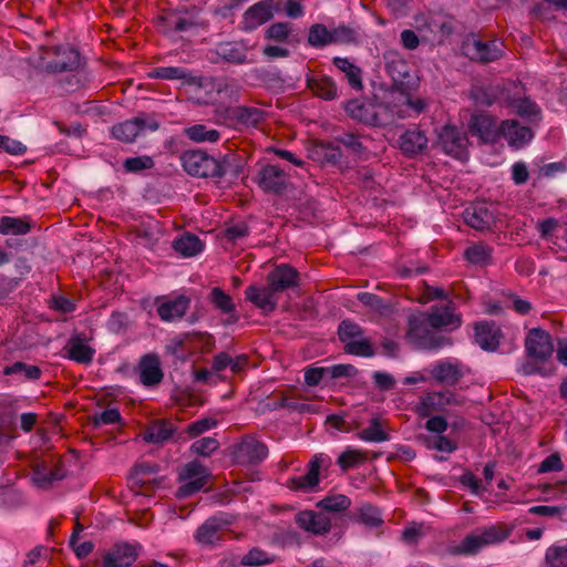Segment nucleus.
<instances>
[{
  "mask_svg": "<svg viewBox=\"0 0 567 567\" xmlns=\"http://www.w3.org/2000/svg\"><path fill=\"white\" fill-rule=\"evenodd\" d=\"M120 412L116 409H106L94 416V424L96 426L114 424L120 421Z\"/></svg>",
  "mask_w": 567,
  "mask_h": 567,
  "instance_id": "64",
  "label": "nucleus"
},
{
  "mask_svg": "<svg viewBox=\"0 0 567 567\" xmlns=\"http://www.w3.org/2000/svg\"><path fill=\"white\" fill-rule=\"evenodd\" d=\"M189 306L185 296L163 298L157 306V313L163 321L172 322L181 319Z\"/></svg>",
  "mask_w": 567,
  "mask_h": 567,
  "instance_id": "24",
  "label": "nucleus"
},
{
  "mask_svg": "<svg viewBox=\"0 0 567 567\" xmlns=\"http://www.w3.org/2000/svg\"><path fill=\"white\" fill-rule=\"evenodd\" d=\"M512 533V528L503 529L497 525L478 528L467 535L456 547L455 553L472 555L485 546L494 545L505 540Z\"/></svg>",
  "mask_w": 567,
  "mask_h": 567,
  "instance_id": "4",
  "label": "nucleus"
},
{
  "mask_svg": "<svg viewBox=\"0 0 567 567\" xmlns=\"http://www.w3.org/2000/svg\"><path fill=\"white\" fill-rule=\"evenodd\" d=\"M156 21L164 34L185 32L198 25L196 17L186 8L164 10Z\"/></svg>",
  "mask_w": 567,
  "mask_h": 567,
  "instance_id": "9",
  "label": "nucleus"
},
{
  "mask_svg": "<svg viewBox=\"0 0 567 567\" xmlns=\"http://www.w3.org/2000/svg\"><path fill=\"white\" fill-rule=\"evenodd\" d=\"M326 461L324 455H316L306 474L291 478L290 487L295 491L311 492L319 483V471Z\"/></svg>",
  "mask_w": 567,
  "mask_h": 567,
  "instance_id": "26",
  "label": "nucleus"
},
{
  "mask_svg": "<svg viewBox=\"0 0 567 567\" xmlns=\"http://www.w3.org/2000/svg\"><path fill=\"white\" fill-rule=\"evenodd\" d=\"M359 522L369 527H377L381 525L383 520L377 507L370 504H363L359 508Z\"/></svg>",
  "mask_w": 567,
  "mask_h": 567,
  "instance_id": "48",
  "label": "nucleus"
},
{
  "mask_svg": "<svg viewBox=\"0 0 567 567\" xmlns=\"http://www.w3.org/2000/svg\"><path fill=\"white\" fill-rule=\"evenodd\" d=\"M275 293L276 291L270 286L265 288L250 286L246 289L247 300L252 302L256 307L266 313L271 312L276 308L277 299Z\"/></svg>",
  "mask_w": 567,
  "mask_h": 567,
  "instance_id": "33",
  "label": "nucleus"
},
{
  "mask_svg": "<svg viewBox=\"0 0 567 567\" xmlns=\"http://www.w3.org/2000/svg\"><path fill=\"white\" fill-rule=\"evenodd\" d=\"M307 82L311 92L326 101L337 96V86L328 78H310Z\"/></svg>",
  "mask_w": 567,
  "mask_h": 567,
  "instance_id": "39",
  "label": "nucleus"
},
{
  "mask_svg": "<svg viewBox=\"0 0 567 567\" xmlns=\"http://www.w3.org/2000/svg\"><path fill=\"white\" fill-rule=\"evenodd\" d=\"M267 455V446L255 437L243 440L235 450V458L241 464L261 462Z\"/></svg>",
  "mask_w": 567,
  "mask_h": 567,
  "instance_id": "20",
  "label": "nucleus"
},
{
  "mask_svg": "<svg viewBox=\"0 0 567 567\" xmlns=\"http://www.w3.org/2000/svg\"><path fill=\"white\" fill-rule=\"evenodd\" d=\"M560 224L555 218H547L538 223V230L544 238L557 237Z\"/></svg>",
  "mask_w": 567,
  "mask_h": 567,
  "instance_id": "63",
  "label": "nucleus"
},
{
  "mask_svg": "<svg viewBox=\"0 0 567 567\" xmlns=\"http://www.w3.org/2000/svg\"><path fill=\"white\" fill-rule=\"evenodd\" d=\"M53 59L45 63V70L51 73L73 72L81 66L80 52L69 45L53 47L48 50Z\"/></svg>",
  "mask_w": 567,
  "mask_h": 567,
  "instance_id": "10",
  "label": "nucleus"
},
{
  "mask_svg": "<svg viewBox=\"0 0 567 567\" xmlns=\"http://www.w3.org/2000/svg\"><path fill=\"white\" fill-rule=\"evenodd\" d=\"M154 165L153 158L150 156L128 157L124 162V168L131 173L148 169Z\"/></svg>",
  "mask_w": 567,
  "mask_h": 567,
  "instance_id": "58",
  "label": "nucleus"
},
{
  "mask_svg": "<svg viewBox=\"0 0 567 567\" xmlns=\"http://www.w3.org/2000/svg\"><path fill=\"white\" fill-rule=\"evenodd\" d=\"M496 127H499V125L484 112L474 114L468 124L472 135L477 136L484 143L491 144L496 143Z\"/></svg>",
  "mask_w": 567,
  "mask_h": 567,
  "instance_id": "22",
  "label": "nucleus"
},
{
  "mask_svg": "<svg viewBox=\"0 0 567 567\" xmlns=\"http://www.w3.org/2000/svg\"><path fill=\"white\" fill-rule=\"evenodd\" d=\"M173 433V429L166 423H156L148 429L145 440L151 443H162L167 441Z\"/></svg>",
  "mask_w": 567,
  "mask_h": 567,
  "instance_id": "51",
  "label": "nucleus"
},
{
  "mask_svg": "<svg viewBox=\"0 0 567 567\" xmlns=\"http://www.w3.org/2000/svg\"><path fill=\"white\" fill-rule=\"evenodd\" d=\"M408 341L417 349L436 350L442 348L441 338L436 337L434 329L430 326L429 318L422 312H414L409 316Z\"/></svg>",
  "mask_w": 567,
  "mask_h": 567,
  "instance_id": "3",
  "label": "nucleus"
},
{
  "mask_svg": "<svg viewBox=\"0 0 567 567\" xmlns=\"http://www.w3.org/2000/svg\"><path fill=\"white\" fill-rule=\"evenodd\" d=\"M158 123L155 121L145 122L138 117L125 121L112 127V136L122 142H133L137 135L145 130L156 131Z\"/></svg>",
  "mask_w": 567,
  "mask_h": 567,
  "instance_id": "19",
  "label": "nucleus"
},
{
  "mask_svg": "<svg viewBox=\"0 0 567 567\" xmlns=\"http://www.w3.org/2000/svg\"><path fill=\"white\" fill-rule=\"evenodd\" d=\"M464 220L472 228L484 230L495 223V216L484 204H478L464 212Z\"/></svg>",
  "mask_w": 567,
  "mask_h": 567,
  "instance_id": "31",
  "label": "nucleus"
},
{
  "mask_svg": "<svg viewBox=\"0 0 567 567\" xmlns=\"http://www.w3.org/2000/svg\"><path fill=\"white\" fill-rule=\"evenodd\" d=\"M339 338L347 353L365 358L372 357L374 353L371 340L364 336L361 327L357 323L342 321L339 326Z\"/></svg>",
  "mask_w": 567,
  "mask_h": 567,
  "instance_id": "6",
  "label": "nucleus"
},
{
  "mask_svg": "<svg viewBox=\"0 0 567 567\" xmlns=\"http://www.w3.org/2000/svg\"><path fill=\"white\" fill-rule=\"evenodd\" d=\"M456 402V398L451 391L430 392L420 398L416 412L422 416H430L433 413L446 411Z\"/></svg>",
  "mask_w": 567,
  "mask_h": 567,
  "instance_id": "15",
  "label": "nucleus"
},
{
  "mask_svg": "<svg viewBox=\"0 0 567 567\" xmlns=\"http://www.w3.org/2000/svg\"><path fill=\"white\" fill-rule=\"evenodd\" d=\"M228 520L223 516H213L207 519L196 532V539L203 545H212L218 539V532Z\"/></svg>",
  "mask_w": 567,
  "mask_h": 567,
  "instance_id": "36",
  "label": "nucleus"
},
{
  "mask_svg": "<svg viewBox=\"0 0 567 567\" xmlns=\"http://www.w3.org/2000/svg\"><path fill=\"white\" fill-rule=\"evenodd\" d=\"M471 99L478 105L491 106L493 103L507 104V106H535L529 97L525 96V89L520 83L508 82L505 86L474 85L470 92Z\"/></svg>",
  "mask_w": 567,
  "mask_h": 567,
  "instance_id": "1",
  "label": "nucleus"
},
{
  "mask_svg": "<svg viewBox=\"0 0 567 567\" xmlns=\"http://www.w3.org/2000/svg\"><path fill=\"white\" fill-rule=\"evenodd\" d=\"M0 151H4L11 155H22L27 147L19 141L0 134Z\"/></svg>",
  "mask_w": 567,
  "mask_h": 567,
  "instance_id": "61",
  "label": "nucleus"
},
{
  "mask_svg": "<svg viewBox=\"0 0 567 567\" xmlns=\"http://www.w3.org/2000/svg\"><path fill=\"white\" fill-rule=\"evenodd\" d=\"M89 74L83 69H76L69 72L63 79L59 80L61 89L65 92H73L89 82Z\"/></svg>",
  "mask_w": 567,
  "mask_h": 567,
  "instance_id": "43",
  "label": "nucleus"
},
{
  "mask_svg": "<svg viewBox=\"0 0 567 567\" xmlns=\"http://www.w3.org/2000/svg\"><path fill=\"white\" fill-rule=\"evenodd\" d=\"M464 257L474 265H485L491 258V249L482 244H475L466 248Z\"/></svg>",
  "mask_w": 567,
  "mask_h": 567,
  "instance_id": "47",
  "label": "nucleus"
},
{
  "mask_svg": "<svg viewBox=\"0 0 567 567\" xmlns=\"http://www.w3.org/2000/svg\"><path fill=\"white\" fill-rule=\"evenodd\" d=\"M297 282V271L288 266V265H280L277 266L270 274H269V286L276 291H282L285 289H288L290 287H293Z\"/></svg>",
  "mask_w": 567,
  "mask_h": 567,
  "instance_id": "35",
  "label": "nucleus"
},
{
  "mask_svg": "<svg viewBox=\"0 0 567 567\" xmlns=\"http://www.w3.org/2000/svg\"><path fill=\"white\" fill-rule=\"evenodd\" d=\"M427 137L420 130H408L399 138L400 150L409 156L422 153L427 146Z\"/></svg>",
  "mask_w": 567,
  "mask_h": 567,
  "instance_id": "32",
  "label": "nucleus"
},
{
  "mask_svg": "<svg viewBox=\"0 0 567 567\" xmlns=\"http://www.w3.org/2000/svg\"><path fill=\"white\" fill-rule=\"evenodd\" d=\"M138 372L141 382L146 386L155 385L163 379L161 363L155 355L143 357L138 364Z\"/></svg>",
  "mask_w": 567,
  "mask_h": 567,
  "instance_id": "34",
  "label": "nucleus"
},
{
  "mask_svg": "<svg viewBox=\"0 0 567 567\" xmlns=\"http://www.w3.org/2000/svg\"><path fill=\"white\" fill-rule=\"evenodd\" d=\"M259 186L270 193H280L287 186V174L276 165H267L258 175Z\"/></svg>",
  "mask_w": 567,
  "mask_h": 567,
  "instance_id": "27",
  "label": "nucleus"
},
{
  "mask_svg": "<svg viewBox=\"0 0 567 567\" xmlns=\"http://www.w3.org/2000/svg\"><path fill=\"white\" fill-rule=\"evenodd\" d=\"M350 505V498L342 494L328 496L318 503V506L329 512H341L349 508Z\"/></svg>",
  "mask_w": 567,
  "mask_h": 567,
  "instance_id": "50",
  "label": "nucleus"
},
{
  "mask_svg": "<svg viewBox=\"0 0 567 567\" xmlns=\"http://www.w3.org/2000/svg\"><path fill=\"white\" fill-rule=\"evenodd\" d=\"M209 476L208 470L199 462L187 463L179 472L181 486L176 492L178 498H187L199 492Z\"/></svg>",
  "mask_w": 567,
  "mask_h": 567,
  "instance_id": "7",
  "label": "nucleus"
},
{
  "mask_svg": "<svg viewBox=\"0 0 567 567\" xmlns=\"http://www.w3.org/2000/svg\"><path fill=\"white\" fill-rule=\"evenodd\" d=\"M218 442L214 437L207 436L203 437L200 440L195 441L190 450L193 453L202 455V456H209L214 451L218 449Z\"/></svg>",
  "mask_w": 567,
  "mask_h": 567,
  "instance_id": "56",
  "label": "nucleus"
},
{
  "mask_svg": "<svg viewBox=\"0 0 567 567\" xmlns=\"http://www.w3.org/2000/svg\"><path fill=\"white\" fill-rule=\"evenodd\" d=\"M136 555L133 545H115L104 556V567H130L136 559Z\"/></svg>",
  "mask_w": 567,
  "mask_h": 567,
  "instance_id": "29",
  "label": "nucleus"
},
{
  "mask_svg": "<svg viewBox=\"0 0 567 567\" xmlns=\"http://www.w3.org/2000/svg\"><path fill=\"white\" fill-rule=\"evenodd\" d=\"M425 316L429 318L430 326L433 329L453 331L461 326V317L456 313L455 305L451 300L433 306Z\"/></svg>",
  "mask_w": 567,
  "mask_h": 567,
  "instance_id": "11",
  "label": "nucleus"
},
{
  "mask_svg": "<svg viewBox=\"0 0 567 567\" xmlns=\"http://www.w3.org/2000/svg\"><path fill=\"white\" fill-rule=\"evenodd\" d=\"M296 523L306 532L312 534H324L330 528V519L321 513L302 511L296 515Z\"/></svg>",
  "mask_w": 567,
  "mask_h": 567,
  "instance_id": "28",
  "label": "nucleus"
},
{
  "mask_svg": "<svg viewBox=\"0 0 567 567\" xmlns=\"http://www.w3.org/2000/svg\"><path fill=\"white\" fill-rule=\"evenodd\" d=\"M333 64L340 71L346 73L348 81L353 89L362 87L361 69L359 66L354 65L344 58H334Z\"/></svg>",
  "mask_w": 567,
  "mask_h": 567,
  "instance_id": "42",
  "label": "nucleus"
},
{
  "mask_svg": "<svg viewBox=\"0 0 567 567\" xmlns=\"http://www.w3.org/2000/svg\"><path fill=\"white\" fill-rule=\"evenodd\" d=\"M272 560L268 553L259 548H252L241 557L240 564L245 567H254L270 564Z\"/></svg>",
  "mask_w": 567,
  "mask_h": 567,
  "instance_id": "49",
  "label": "nucleus"
},
{
  "mask_svg": "<svg viewBox=\"0 0 567 567\" xmlns=\"http://www.w3.org/2000/svg\"><path fill=\"white\" fill-rule=\"evenodd\" d=\"M65 358L76 363L87 364L93 360L95 350L81 334L72 336L64 347Z\"/></svg>",
  "mask_w": 567,
  "mask_h": 567,
  "instance_id": "25",
  "label": "nucleus"
},
{
  "mask_svg": "<svg viewBox=\"0 0 567 567\" xmlns=\"http://www.w3.org/2000/svg\"><path fill=\"white\" fill-rule=\"evenodd\" d=\"M365 456L360 450L347 449L338 457V464L342 470L354 467L364 461Z\"/></svg>",
  "mask_w": 567,
  "mask_h": 567,
  "instance_id": "53",
  "label": "nucleus"
},
{
  "mask_svg": "<svg viewBox=\"0 0 567 567\" xmlns=\"http://www.w3.org/2000/svg\"><path fill=\"white\" fill-rule=\"evenodd\" d=\"M385 71L393 80L394 90L406 97V106H424L421 100L415 102L411 99V93L417 87V79L411 74L410 66L405 60L396 53L384 55Z\"/></svg>",
  "mask_w": 567,
  "mask_h": 567,
  "instance_id": "2",
  "label": "nucleus"
},
{
  "mask_svg": "<svg viewBox=\"0 0 567 567\" xmlns=\"http://www.w3.org/2000/svg\"><path fill=\"white\" fill-rule=\"evenodd\" d=\"M526 352L529 357L538 360L546 361L554 352V346L549 333L542 329H532L525 341Z\"/></svg>",
  "mask_w": 567,
  "mask_h": 567,
  "instance_id": "14",
  "label": "nucleus"
},
{
  "mask_svg": "<svg viewBox=\"0 0 567 567\" xmlns=\"http://www.w3.org/2000/svg\"><path fill=\"white\" fill-rule=\"evenodd\" d=\"M548 567H567V542L550 546L545 555Z\"/></svg>",
  "mask_w": 567,
  "mask_h": 567,
  "instance_id": "45",
  "label": "nucleus"
},
{
  "mask_svg": "<svg viewBox=\"0 0 567 567\" xmlns=\"http://www.w3.org/2000/svg\"><path fill=\"white\" fill-rule=\"evenodd\" d=\"M80 530H82V527L78 524L73 535L70 538V545L79 558H84L93 550V544L91 542H83L78 544V533Z\"/></svg>",
  "mask_w": 567,
  "mask_h": 567,
  "instance_id": "60",
  "label": "nucleus"
},
{
  "mask_svg": "<svg viewBox=\"0 0 567 567\" xmlns=\"http://www.w3.org/2000/svg\"><path fill=\"white\" fill-rule=\"evenodd\" d=\"M184 169L192 176L207 177L217 171L216 161L202 151H187L182 154Z\"/></svg>",
  "mask_w": 567,
  "mask_h": 567,
  "instance_id": "12",
  "label": "nucleus"
},
{
  "mask_svg": "<svg viewBox=\"0 0 567 567\" xmlns=\"http://www.w3.org/2000/svg\"><path fill=\"white\" fill-rule=\"evenodd\" d=\"M291 32L289 22L272 23L265 32V38L275 42H284Z\"/></svg>",
  "mask_w": 567,
  "mask_h": 567,
  "instance_id": "54",
  "label": "nucleus"
},
{
  "mask_svg": "<svg viewBox=\"0 0 567 567\" xmlns=\"http://www.w3.org/2000/svg\"><path fill=\"white\" fill-rule=\"evenodd\" d=\"M308 44L312 48H322L332 44V34L322 23H315L309 28Z\"/></svg>",
  "mask_w": 567,
  "mask_h": 567,
  "instance_id": "41",
  "label": "nucleus"
},
{
  "mask_svg": "<svg viewBox=\"0 0 567 567\" xmlns=\"http://www.w3.org/2000/svg\"><path fill=\"white\" fill-rule=\"evenodd\" d=\"M349 116L365 125L388 126L395 123L394 111L396 109H346Z\"/></svg>",
  "mask_w": 567,
  "mask_h": 567,
  "instance_id": "17",
  "label": "nucleus"
},
{
  "mask_svg": "<svg viewBox=\"0 0 567 567\" xmlns=\"http://www.w3.org/2000/svg\"><path fill=\"white\" fill-rule=\"evenodd\" d=\"M281 10V2L275 0H261L249 7L243 14L240 28L251 32L274 18L275 12Z\"/></svg>",
  "mask_w": 567,
  "mask_h": 567,
  "instance_id": "8",
  "label": "nucleus"
},
{
  "mask_svg": "<svg viewBox=\"0 0 567 567\" xmlns=\"http://www.w3.org/2000/svg\"><path fill=\"white\" fill-rule=\"evenodd\" d=\"M426 371L441 384H455L463 375L462 364L458 360L447 358L431 364Z\"/></svg>",
  "mask_w": 567,
  "mask_h": 567,
  "instance_id": "16",
  "label": "nucleus"
},
{
  "mask_svg": "<svg viewBox=\"0 0 567 567\" xmlns=\"http://www.w3.org/2000/svg\"><path fill=\"white\" fill-rule=\"evenodd\" d=\"M216 426V421L210 417L197 420L188 425L187 432L190 436H197Z\"/></svg>",
  "mask_w": 567,
  "mask_h": 567,
  "instance_id": "62",
  "label": "nucleus"
},
{
  "mask_svg": "<svg viewBox=\"0 0 567 567\" xmlns=\"http://www.w3.org/2000/svg\"><path fill=\"white\" fill-rule=\"evenodd\" d=\"M423 442L429 450H435L443 453H452L456 450V443L442 435H426L423 437Z\"/></svg>",
  "mask_w": 567,
  "mask_h": 567,
  "instance_id": "46",
  "label": "nucleus"
},
{
  "mask_svg": "<svg viewBox=\"0 0 567 567\" xmlns=\"http://www.w3.org/2000/svg\"><path fill=\"white\" fill-rule=\"evenodd\" d=\"M217 53L228 62L243 63L245 61V54L231 43L219 44Z\"/></svg>",
  "mask_w": 567,
  "mask_h": 567,
  "instance_id": "59",
  "label": "nucleus"
},
{
  "mask_svg": "<svg viewBox=\"0 0 567 567\" xmlns=\"http://www.w3.org/2000/svg\"><path fill=\"white\" fill-rule=\"evenodd\" d=\"M332 44H349L358 42V32L350 27L339 25L331 29Z\"/></svg>",
  "mask_w": 567,
  "mask_h": 567,
  "instance_id": "52",
  "label": "nucleus"
},
{
  "mask_svg": "<svg viewBox=\"0 0 567 567\" xmlns=\"http://www.w3.org/2000/svg\"><path fill=\"white\" fill-rule=\"evenodd\" d=\"M316 152L320 154L321 159L330 163H336L341 157V150L339 145L333 143L320 142L317 145Z\"/></svg>",
  "mask_w": 567,
  "mask_h": 567,
  "instance_id": "57",
  "label": "nucleus"
},
{
  "mask_svg": "<svg viewBox=\"0 0 567 567\" xmlns=\"http://www.w3.org/2000/svg\"><path fill=\"white\" fill-rule=\"evenodd\" d=\"M153 79L181 80L183 84L196 87L205 86V79L202 75H194L192 72L179 66H159L150 72Z\"/></svg>",
  "mask_w": 567,
  "mask_h": 567,
  "instance_id": "21",
  "label": "nucleus"
},
{
  "mask_svg": "<svg viewBox=\"0 0 567 567\" xmlns=\"http://www.w3.org/2000/svg\"><path fill=\"white\" fill-rule=\"evenodd\" d=\"M212 301L216 308L224 313H230L235 310V305L231 298L226 295L220 288H214L212 290Z\"/></svg>",
  "mask_w": 567,
  "mask_h": 567,
  "instance_id": "55",
  "label": "nucleus"
},
{
  "mask_svg": "<svg viewBox=\"0 0 567 567\" xmlns=\"http://www.w3.org/2000/svg\"><path fill=\"white\" fill-rule=\"evenodd\" d=\"M31 230V219L29 216L0 217V234L4 236H21L27 235Z\"/></svg>",
  "mask_w": 567,
  "mask_h": 567,
  "instance_id": "37",
  "label": "nucleus"
},
{
  "mask_svg": "<svg viewBox=\"0 0 567 567\" xmlns=\"http://www.w3.org/2000/svg\"><path fill=\"white\" fill-rule=\"evenodd\" d=\"M64 476V471L58 464L38 462L32 468L31 481L37 487L44 489Z\"/></svg>",
  "mask_w": 567,
  "mask_h": 567,
  "instance_id": "23",
  "label": "nucleus"
},
{
  "mask_svg": "<svg viewBox=\"0 0 567 567\" xmlns=\"http://www.w3.org/2000/svg\"><path fill=\"white\" fill-rule=\"evenodd\" d=\"M439 142L446 154L461 159L465 157L467 141L455 126L445 125L439 132Z\"/></svg>",
  "mask_w": 567,
  "mask_h": 567,
  "instance_id": "18",
  "label": "nucleus"
},
{
  "mask_svg": "<svg viewBox=\"0 0 567 567\" xmlns=\"http://www.w3.org/2000/svg\"><path fill=\"white\" fill-rule=\"evenodd\" d=\"M359 437L365 442L380 443L389 440L379 419H372L370 424L359 432Z\"/></svg>",
  "mask_w": 567,
  "mask_h": 567,
  "instance_id": "44",
  "label": "nucleus"
},
{
  "mask_svg": "<svg viewBox=\"0 0 567 567\" xmlns=\"http://www.w3.org/2000/svg\"><path fill=\"white\" fill-rule=\"evenodd\" d=\"M173 248L183 257H194L202 252L204 244L192 234H184L173 241Z\"/></svg>",
  "mask_w": 567,
  "mask_h": 567,
  "instance_id": "38",
  "label": "nucleus"
},
{
  "mask_svg": "<svg viewBox=\"0 0 567 567\" xmlns=\"http://www.w3.org/2000/svg\"><path fill=\"white\" fill-rule=\"evenodd\" d=\"M499 328L492 322H478L475 324V340L480 347L487 351H494L499 344Z\"/></svg>",
  "mask_w": 567,
  "mask_h": 567,
  "instance_id": "30",
  "label": "nucleus"
},
{
  "mask_svg": "<svg viewBox=\"0 0 567 567\" xmlns=\"http://www.w3.org/2000/svg\"><path fill=\"white\" fill-rule=\"evenodd\" d=\"M534 135L533 126L524 124L522 120H505L496 127V143L503 140L514 151L528 146Z\"/></svg>",
  "mask_w": 567,
  "mask_h": 567,
  "instance_id": "5",
  "label": "nucleus"
},
{
  "mask_svg": "<svg viewBox=\"0 0 567 567\" xmlns=\"http://www.w3.org/2000/svg\"><path fill=\"white\" fill-rule=\"evenodd\" d=\"M464 54L473 61L487 63L503 55L502 44L496 41L484 42L480 39H470L464 45Z\"/></svg>",
  "mask_w": 567,
  "mask_h": 567,
  "instance_id": "13",
  "label": "nucleus"
},
{
  "mask_svg": "<svg viewBox=\"0 0 567 567\" xmlns=\"http://www.w3.org/2000/svg\"><path fill=\"white\" fill-rule=\"evenodd\" d=\"M185 135L195 143H214L220 137L217 130L208 127L204 124H196L185 128Z\"/></svg>",
  "mask_w": 567,
  "mask_h": 567,
  "instance_id": "40",
  "label": "nucleus"
}]
</instances>
